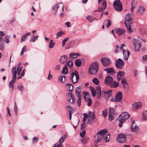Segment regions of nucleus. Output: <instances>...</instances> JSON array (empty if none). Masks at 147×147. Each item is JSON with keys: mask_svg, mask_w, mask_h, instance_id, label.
<instances>
[{"mask_svg": "<svg viewBox=\"0 0 147 147\" xmlns=\"http://www.w3.org/2000/svg\"><path fill=\"white\" fill-rule=\"evenodd\" d=\"M130 115L126 112L123 113L120 115L118 118L119 120V123L118 125L119 127H121L123 123L129 117Z\"/></svg>", "mask_w": 147, "mask_h": 147, "instance_id": "1", "label": "nucleus"}, {"mask_svg": "<svg viewBox=\"0 0 147 147\" xmlns=\"http://www.w3.org/2000/svg\"><path fill=\"white\" fill-rule=\"evenodd\" d=\"M98 63L94 62L91 63L89 69V72L90 74H94L98 71Z\"/></svg>", "mask_w": 147, "mask_h": 147, "instance_id": "2", "label": "nucleus"}, {"mask_svg": "<svg viewBox=\"0 0 147 147\" xmlns=\"http://www.w3.org/2000/svg\"><path fill=\"white\" fill-rule=\"evenodd\" d=\"M11 71L13 76L12 80L10 81L9 84V86L10 88H12L13 87V84L15 82L16 79V75L17 74L16 70V67H13L11 70Z\"/></svg>", "mask_w": 147, "mask_h": 147, "instance_id": "3", "label": "nucleus"}, {"mask_svg": "<svg viewBox=\"0 0 147 147\" xmlns=\"http://www.w3.org/2000/svg\"><path fill=\"white\" fill-rule=\"evenodd\" d=\"M132 20V15L130 13L126 14L125 17V24L127 28L128 32L129 33H130L132 31L129 22Z\"/></svg>", "mask_w": 147, "mask_h": 147, "instance_id": "4", "label": "nucleus"}, {"mask_svg": "<svg viewBox=\"0 0 147 147\" xmlns=\"http://www.w3.org/2000/svg\"><path fill=\"white\" fill-rule=\"evenodd\" d=\"M69 75V79L70 81L74 83L77 82L79 78L78 72L76 71H74V72H70Z\"/></svg>", "mask_w": 147, "mask_h": 147, "instance_id": "5", "label": "nucleus"}, {"mask_svg": "<svg viewBox=\"0 0 147 147\" xmlns=\"http://www.w3.org/2000/svg\"><path fill=\"white\" fill-rule=\"evenodd\" d=\"M107 132V130L106 129H104L100 130L97 134V136L96 143L100 142L102 140H103V136Z\"/></svg>", "mask_w": 147, "mask_h": 147, "instance_id": "6", "label": "nucleus"}, {"mask_svg": "<svg viewBox=\"0 0 147 147\" xmlns=\"http://www.w3.org/2000/svg\"><path fill=\"white\" fill-rule=\"evenodd\" d=\"M113 6L115 10L117 11H121L122 10V4L119 0H116L113 3Z\"/></svg>", "mask_w": 147, "mask_h": 147, "instance_id": "7", "label": "nucleus"}, {"mask_svg": "<svg viewBox=\"0 0 147 147\" xmlns=\"http://www.w3.org/2000/svg\"><path fill=\"white\" fill-rule=\"evenodd\" d=\"M21 63H18L17 67V71L18 72V75L19 76L17 77V79H18L22 78V77L24 76L25 74L24 69H23L21 74H20V73L22 68V67H21Z\"/></svg>", "mask_w": 147, "mask_h": 147, "instance_id": "8", "label": "nucleus"}, {"mask_svg": "<svg viewBox=\"0 0 147 147\" xmlns=\"http://www.w3.org/2000/svg\"><path fill=\"white\" fill-rule=\"evenodd\" d=\"M102 64L104 66H107L111 64L110 60L107 58H102L101 59Z\"/></svg>", "mask_w": 147, "mask_h": 147, "instance_id": "9", "label": "nucleus"}, {"mask_svg": "<svg viewBox=\"0 0 147 147\" xmlns=\"http://www.w3.org/2000/svg\"><path fill=\"white\" fill-rule=\"evenodd\" d=\"M124 64L123 61L121 59H119L115 61L116 67L119 69H121Z\"/></svg>", "mask_w": 147, "mask_h": 147, "instance_id": "10", "label": "nucleus"}, {"mask_svg": "<svg viewBox=\"0 0 147 147\" xmlns=\"http://www.w3.org/2000/svg\"><path fill=\"white\" fill-rule=\"evenodd\" d=\"M131 120L130 127L131 131L137 132L138 131L139 128L135 123V121L133 119H131Z\"/></svg>", "mask_w": 147, "mask_h": 147, "instance_id": "11", "label": "nucleus"}, {"mask_svg": "<svg viewBox=\"0 0 147 147\" xmlns=\"http://www.w3.org/2000/svg\"><path fill=\"white\" fill-rule=\"evenodd\" d=\"M88 119L87 120V123L88 124H91L92 121L94 119H95V117L94 114L92 112L90 111L88 113Z\"/></svg>", "mask_w": 147, "mask_h": 147, "instance_id": "12", "label": "nucleus"}, {"mask_svg": "<svg viewBox=\"0 0 147 147\" xmlns=\"http://www.w3.org/2000/svg\"><path fill=\"white\" fill-rule=\"evenodd\" d=\"M126 138L125 135L123 134H119L117 137V140L119 142L121 143H123L126 141Z\"/></svg>", "mask_w": 147, "mask_h": 147, "instance_id": "13", "label": "nucleus"}, {"mask_svg": "<svg viewBox=\"0 0 147 147\" xmlns=\"http://www.w3.org/2000/svg\"><path fill=\"white\" fill-rule=\"evenodd\" d=\"M142 103L141 102H134L132 105V110L135 111L137 109H140L141 108Z\"/></svg>", "mask_w": 147, "mask_h": 147, "instance_id": "14", "label": "nucleus"}, {"mask_svg": "<svg viewBox=\"0 0 147 147\" xmlns=\"http://www.w3.org/2000/svg\"><path fill=\"white\" fill-rule=\"evenodd\" d=\"M132 41L135 51H138L141 48V44L139 43L138 42V40L136 39H133Z\"/></svg>", "mask_w": 147, "mask_h": 147, "instance_id": "15", "label": "nucleus"}, {"mask_svg": "<svg viewBox=\"0 0 147 147\" xmlns=\"http://www.w3.org/2000/svg\"><path fill=\"white\" fill-rule=\"evenodd\" d=\"M84 94L85 96H84V98L85 99V100L87 102L88 106H90L92 104V100L89 98V93L86 92H84Z\"/></svg>", "mask_w": 147, "mask_h": 147, "instance_id": "16", "label": "nucleus"}, {"mask_svg": "<svg viewBox=\"0 0 147 147\" xmlns=\"http://www.w3.org/2000/svg\"><path fill=\"white\" fill-rule=\"evenodd\" d=\"M113 80L112 77L109 76H106L104 83L105 84L107 85H110Z\"/></svg>", "mask_w": 147, "mask_h": 147, "instance_id": "17", "label": "nucleus"}, {"mask_svg": "<svg viewBox=\"0 0 147 147\" xmlns=\"http://www.w3.org/2000/svg\"><path fill=\"white\" fill-rule=\"evenodd\" d=\"M111 90H104L102 91V93L104 94L105 96L108 98L112 95Z\"/></svg>", "mask_w": 147, "mask_h": 147, "instance_id": "18", "label": "nucleus"}, {"mask_svg": "<svg viewBox=\"0 0 147 147\" xmlns=\"http://www.w3.org/2000/svg\"><path fill=\"white\" fill-rule=\"evenodd\" d=\"M123 58L125 60H127L130 55V52L128 50H123Z\"/></svg>", "mask_w": 147, "mask_h": 147, "instance_id": "19", "label": "nucleus"}, {"mask_svg": "<svg viewBox=\"0 0 147 147\" xmlns=\"http://www.w3.org/2000/svg\"><path fill=\"white\" fill-rule=\"evenodd\" d=\"M122 93L120 92H119L116 93L115 96L116 102H119L122 97Z\"/></svg>", "mask_w": 147, "mask_h": 147, "instance_id": "20", "label": "nucleus"}, {"mask_svg": "<svg viewBox=\"0 0 147 147\" xmlns=\"http://www.w3.org/2000/svg\"><path fill=\"white\" fill-rule=\"evenodd\" d=\"M115 30L116 31L117 33L119 36L123 34L125 32V30L124 29L121 28H115Z\"/></svg>", "mask_w": 147, "mask_h": 147, "instance_id": "21", "label": "nucleus"}, {"mask_svg": "<svg viewBox=\"0 0 147 147\" xmlns=\"http://www.w3.org/2000/svg\"><path fill=\"white\" fill-rule=\"evenodd\" d=\"M125 73L124 72L119 71L117 73V78L118 81L121 79V78L122 76L125 75Z\"/></svg>", "mask_w": 147, "mask_h": 147, "instance_id": "22", "label": "nucleus"}, {"mask_svg": "<svg viewBox=\"0 0 147 147\" xmlns=\"http://www.w3.org/2000/svg\"><path fill=\"white\" fill-rule=\"evenodd\" d=\"M67 59V58L66 55H64L61 57L59 59V61L61 63L64 64L66 61Z\"/></svg>", "mask_w": 147, "mask_h": 147, "instance_id": "23", "label": "nucleus"}, {"mask_svg": "<svg viewBox=\"0 0 147 147\" xmlns=\"http://www.w3.org/2000/svg\"><path fill=\"white\" fill-rule=\"evenodd\" d=\"M104 71H106L108 74L113 73V74L115 73V71L114 70L113 68L112 67H109L105 69Z\"/></svg>", "mask_w": 147, "mask_h": 147, "instance_id": "24", "label": "nucleus"}, {"mask_svg": "<svg viewBox=\"0 0 147 147\" xmlns=\"http://www.w3.org/2000/svg\"><path fill=\"white\" fill-rule=\"evenodd\" d=\"M97 95L98 98H100L101 95V90L100 86H97L96 88Z\"/></svg>", "mask_w": 147, "mask_h": 147, "instance_id": "25", "label": "nucleus"}, {"mask_svg": "<svg viewBox=\"0 0 147 147\" xmlns=\"http://www.w3.org/2000/svg\"><path fill=\"white\" fill-rule=\"evenodd\" d=\"M60 3L56 4L53 5L52 7V10L55 12V14H56L58 8L59 7Z\"/></svg>", "mask_w": 147, "mask_h": 147, "instance_id": "26", "label": "nucleus"}, {"mask_svg": "<svg viewBox=\"0 0 147 147\" xmlns=\"http://www.w3.org/2000/svg\"><path fill=\"white\" fill-rule=\"evenodd\" d=\"M67 138V136L66 134H65L59 140V143L62 144V143Z\"/></svg>", "mask_w": 147, "mask_h": 147, "instance_id": "27", "label": "nucleus"}, {"mask_svg": "<svg viewBox=\"0 0 147 147\" xmlns=\"http://www.w3.org/2000/svg\"><path fill=\"white\" fill-rule=\"evenodd\" d=\"M81 90V87L78 86L76 88V95L77 97L81 96L80 92Z\"/></svg>", "mask_w": 147, "mask_h": 147, "instance_id": "28", "label": "nucleus"}, {"mask_svg": "<svg viewBox=\"0 0 147 147\" xmlns=\"http://www.w3.org/2000/svg\"><path fill=\"white\" fill-rule=\"evenodd\" d=\"M30 32H27L25 34L22 36L21 39V42H22L24 41L25 39L27 38L28 35H30Z\"/></svg>", "mask_w": 147, "mask_h": 147, "instance_id": "29", "label": "nucleus"}, {"mask_svg": "<svg viewBox=\"0 0 147 147\" xmlns=\"http://www.w3.org/2000/svg\"><path fill=\"white\" fill-rule=\"evenodd\" d=\"M145 11L144 7L142 6H140L138 10V12L140 14H142Z\"/></svg>", "mask_w": 147, "mask_h": 147, "instance_id": "30", "label": "nucleus"}, {"mask_svg": "<svg viewBox=\"0 0 147 147\" xmlns=\"http://www.w3.org/2000/svg\"><path fill=\"white\" fill-rule=\"evenodd\" d=\"M79 55H80V53H73L69 54L70 57L73 58H76Z\"/></svg>", "mask_w": 147, "mask_h": 147, "instance_id": "31", "label": "nucleus"}, {"mask_svg": "<svg viewBox=\"0 0 147 147\" xmlns=\"http://www.w3.org/2000/svg\"><path fill=\"white\" fill-rule=\"evenodd\" d=\"M119 85V83L116 82L115 81L113 80L112 83H111L110 84L111 87H113L114 88H116Z\"/></svg>", "mask_w": 147, "mask_h": 147, "instance_id": "32", "label": "nucleus"}, {"mask_svg": "<svg viewBox=\"0 0 147 147\" xmlns=\"http://www.w3.org/2000/svg\"><path fill=\"white\" fill-rule=\"evenodd\" d=\"M121 83L124 88H126L127 87V84L125 79L122 78L121 80Z\"/></svg>", "mask_w": 147, "mask_h": 147, "instance_id": "33", "label": "nucleus"}, {"mask_svg": "<svg viewBox=\"0 0 147 147\" xmlns=\"http://www.w3.org/2000/svg\"><path fill=\"white\" fill-rule=\"evenodd\" d=\"M135 5H136L135 2L134 0H133L131 2V13H133V12L134 11V9L135 7Z\"/></svg>", "mask_w": 147, "mask_h": 147, "instance_id": "34", "label": "nucleus"}, {"mask_svg": "<svg viewBox=\"0 0 147 147\" xmlns=\"http://www.w3.org/2000/svg\"><path fill=\"white\" fill-rule=\"evenodd\" d=\"M86 19L89 21L91 22L92 21L94 20H97V19L91 16H88L86 17Z\"/></svg>", "mask_w": 147, "mask_h": 147, "instance_id": "35", "label": "nucleus"}, {"mask_svg": "<svg viewBox=\"0 0 147 147\" xmlns=\"http://www.w3.org/2000/svg\"><path fill=\"white\" fill-rule=\"evenodd\" d=\"M76 65L77 67H80L82 64V61L79 59H77L75 60V61Z\"/></svg>", "mask_w": 147, "mask_h": 147, "instance_id": "36", "label": "nucleus"}, {"mask_svg": "<svg viewBox=\"0 0 147 147\" xmlns=\"http://www.w3.org/2000/svg\"><path fill=\"white\" fill-rule=\"evenodd\" d=\"M61 73L63 74H66L68 73L67 67L66 65H65L63 68Z\"/></svg>", "mask_w": 147, "mask_h": 147, "instance_id": "37", "label": "nucleus"}, {"mask_svg": "<svg viewBox=\"0 0 147 147\" xmlns=\"http://www.w3.org/2000/svg\"><path fill=\"white\" fill-rule=\"evenodd\" d=\"M110 138V134H108L107 135H105V134L103 136V140H105V142H108Z\"/></svg>", "mask_w": 147, "mask_h": 147, "instance_id": "38", "label": "nucleus"}, {"mask_svg": "<svg viewBox=\"0 0 147 147\" xmlns=\"http://www.w3.org/2000/svg\"><path fill=\"white\" fill-rule=\"evenodd\" d=\"M53 42L54 41L53 40H51L50 41L49 45V48L52 49L53 48L55 45V44Z\"/></svg>", "mask_w": 147, "mask_h": 147, "instance_id": "39", "label": "nucleus"}, {"mask_svg": "<svg viewBox=\"0 0 147 147\" xmlns=\"http://www.w3.org/2000/svg\"><path fill=\"white\" fill-rule=\"evenodd\" d=\"M88 139L89 138L88 137H83L82 138L81 141L83 144H85L86 143H87V141Z\"/></svg>", "mask_w": 147, "mask_h": 147, "instance_id": "40", "label": "nucleus"}, {"mask_svg": "<svg viewBox=\"0 0 147 147\" xmlns=\"http://www.w3.org/2000/svg\"><path fill=\"white\" fill-rule=\"evenodd\" d=\"M64 32L62 31L58 32L56 34V38L57 39L58 37L61 36L62 35L64 34Z\"/></svg>", "mask_w": 147, "mask_h": 147, "instance_id": "41", "label": "nucleus"}, {"mask_svg": "<svg viewBox=\"0 0 147 147\" xmlns=\"http://www.w3.org/2000/svg\"><path fill=\"white\" fill-rule=\"evenodd\" d=\"M38 36H32L30 40V42H34L35 41L38 39Z\"/></svg>", "mask_w": 147, "mask_h": 147, "instance_id": "42", "label": "nucleus"}, {"mask_svg": "<svg viewBox=\"0 0 147 147\" xmlns=\"http://www.w3.org/2000/svg\"><path fill=\"white\" fill-rule=\"evenodd\" d=\"M142 119L143 120H147V111H146L143 112Z\"/></svg>", "mask_w": 147, "mask_h": 147, "instance_id": "43", "label": "nucleus"}, {"mask_svg": "<svg viewBox=\"0 0 147 147\" xmlns=\"http://www.w3.org/2000/svg\"><path fill=\"white\" fill-rule=\"evenodd\" d=\"M59 79L62 82H63L65 81V77L63 76H61L59 77Z\"/></svg>", "mask_w": 147, "mask_h": 147, "instance_id": "44", "label": "nucleus"}, {"mask_svg": "<svg viewBox=\"0 0 147 147\" xmlns=\"http://www.w3.org/2000/svg\"><path fill=\"white\" fill-rule=\"evenodd\" d=\"M92 81L96 85H98L99 83V81L96 78H94L92 80Z\"/></svg>", "mask_w": 147, "mask_h": 147, "instance_id": "45", "label": "nucleus"}, {"mask_svg": "<svg viewBox=\"0 0 147 147\" xmlns=\"http://www.w3.org/2000/svg\"><path fill=\"white\" fill-rule=\"evenodd\" d=\"M66 86L68 87L70 91H72V90L73 86L72 84H67Z\"/></svg>", "mask_w": 147, "mask_h": 147, "instance_id": "46", "label": "nucleus"}, {"mask_svg": "<svg viewBox=\"0 0 147 147\" xmlns=\"http://www.w3.org/2000/svg\"><path fill=\"white\" fill-rule=\"evenodd\" d=\"M69 39V37H67L65 38L62 42V46L63 47L65 45L66 42Z\"/></svg>", "mask_w": 147, "mask_h": 147, "instance_id": "47", "label": "nucleus"}, {"mask_svg": "<svg viewBox=\"0 0 147 147\" xmlns=\"http://www.w3.org/2000/svg\"><path fill=\"white\" fill-rule=\"evenodd\" d=\"M84 115V118L83 119V121L85 122L86 121L87 118H88V116L87 114L86 113H84L83 114Z\"/></svg>", "mask_w": 147, "mask_h": 147, "instance_id": "48", "label": "nucleus"}, {"mask_svg": "<svg viewBox=\"0 0 147 147\" xmlns=\"http://www.w3.org/2000/svg\"><path fill=\"white\" fill-rule=\"evenodd\" d=\"M66 63L67 65L69 66L70 67H72L73 64L71 61H68L66 62Z\"/></svg>", "mask_w": 147, "mask_h": 147, "instance_id": "49", "label": "nucleus"}, {"mask_svg": "<svg viewBox=\"0 0 147 147\" xmlns=\"http://www.w3.org/2000/svg\"><path fill=\"white\" fill-rule=\"evenodd\" d=\"M77 97L78 98V102H77V104L78 106L80 107V106L81 105V99L82 97H81V96H80L79 97Z\"/></svg>", "mask_w": 147, "mask_h": 147, "instance_id": "50", "label": "nucleus"}, {"mask_svg": "<svg viewBox=\"0 0 147 147\" xmlns=\"http://www.w3.org/2000/svg\"><path fill=\"white\" fill-rule=\"evenodd\" d=\"M102 6L103 8L105 9L107 7L106 2V1L105 0L102 1Z\"/></svg>", "mask_w": 147, "mask_h": 147, "instance_id": "51", "label": "nucleus"}, {"mask_svg": "<svg viewBox=\"0 0 147 147\" xmlns=\"http://www.w3.org/2000/svg\"><path fill=\"white\" fill-rule=\"evenodd\" d=\"M26 46H24L22 50L21 53V55H22V54H24V52H25L26 51Z\"/></svg>", "mask_w": 147, "mask_h": 147, "instance_id": "52", "label": "nucleus"}, {"mask_svg": "<svg viewBox=\"0 0 147 147\" xmlns=\"http://www.w3.org/2000/svg\"><path fill=\"white\" fill-rule=\"evenodd\" d=\"M107 22V27L108 28L109 26L111 25V23L109 19L106 20L105 21V22Z\"/></svg>", "mask_w": 147, "mask_h": 147, "instance_id": "53", "label": "nucleus"}, {"mask_svg": "<svg viewBox=\"0 0 147 147\" xmlns=\"http://www.w3.org/2000/svg\"><path fill=\"white\" fill-rule=\"evenodd\" d=\"M119 50H120L119 48V46L118 45H116V48L114 51V52L115 53H117L119 51Z\"/></svg>", "mask_w": 147, "mask_h": 147, "instance_id": "54", "label": "nucleus"}, {"mask_svg": "<svg viewBox=\"0 0 147 147\" xmlns=\"http://www.w3.org/2000/svg\"><path fill=\"white\" fill-rule=\"evenodd\" d=\"M14 103V112L15 114L16 115H17V105L16 104V103L15 102Z\"/></svg>", "mask_w": 147, "mask_h": 147, "instance_id": "55", "label": "nucleus"}, {"mask_svg": "<svg viewBox=\"0 0 147 147\" xmlns=\"http://www.w3.org/2000/svg\"><path fill=\"white\" fill-rule=\"evenodd\" d=\"M86 134V131L84 130L81 133H80V135L81 137H82V138H83L84 137V136Z\"/></svg>", "mask_w": 147, "mask_h": 147, "instance_id": "56", "label": "nucleus"}, {"mask_svg": "<svg viewBox=\"0 0 147 147\" xmlns=\"http://www.w3.org/2000/svg\"><path fill=\"white\" fill-rule=\"evenodd\" d=\"M102 114L105 117H106L107 115V112L106 110H104L102 111Z\"/></svg>", "mask_w": 147, "mask_h": 147, "instance_id": "57", "label": "nucleus"}, {"mask_svg": "<svg viewBox=\"0 0 147 147\" xmlns=\"http://www.w3.org/2000/svg\"><path fill=\"white\" fill-rule=\"evenodd\" d=\"M138 74V71L136 69H135L133 71V74L134 77H136Z\"/></svg>", "mask_w": 147, "mask_h": 147, "instance_id": "58", "label": "nucleus"}, {"mask_svg": "<svg viewBox=\"0 0 147 147\" xmlns=\"http://www.w3.org/2000/svg\"><path fill=\"white\" fill-rule=\"evenodd\" d=\"M113 115H114V114H110L109 113V119L111 121L114 118Z\"/></svg>", "mask_w": 147, "mask_h": 147, "instance_id": "59", "label": "nucleus"}, {"mask_svg": "<svg viewBox=\"0 0 147 147\" xmlns=\"http://www.w3.org/2000/svg\"><path fill=\"white\" fill-rule=\"evenodd\" d=\"M38 139L37 138L34 137L33 139V143H36L38 142Z\"/></svg>", "mask_w": 147, "mask_h": 147, "instance_id": "60", "label": "nucleus"}, {"mask_svg": "<svg viewBox=\"0 0 147 147\" xmlns=\"http://www.w3.org/2000/svg\"><path fill=\"white\" fill-rule=\"evenodd\" d=\"M9 36H7L5 37V42L7 43H8L9 42Z\"/></svg>", "mask_w": 147, "mask_h": 147, "instance_id": "61", "label": "nucleus"}, {"mask_svg": "<svg viewBox=\"0 0 147 147\" xmlns=\"http://www.w3.org/2000/svg\"><path fill=\"white\" fill-rule=\"evenodd\" d=\"M53 78L52 75L51 74L50 71L49 72V75L47 78V79L49 80Z\"/></svg>", "mask_w": 147, "mask_h": 147, "instance_id": "62", "label": "nucleus"}, {"mask_svg": "<svg viewBox=\"0 0 147 147\" xmlns=\"http://www.w3.org/2000/svg\"><path fill=\"white\" fill-rule=\"evenodd\" d=\"M4 43L0 44V49L3 50L4 49L5 47Z\"/></svg>", "mask_w": 147, "mask_h": 147, "instance_id": "63", "label": "nucleus"}, {"mask_svg": "<svg viewBox=\"0 0 147 147\" xmlns=\"http://www.w3.org/2000/svg\"><path fill=\"white\" fill-rule=\"evenodd\" d=\"M57 144L54 145V147H63V145L59 143L57 145Z\"/></svg>", "mask_w": 147, "mask_h": 147, "instance_id": "64", "label": "nucleus"}]
</instances>
